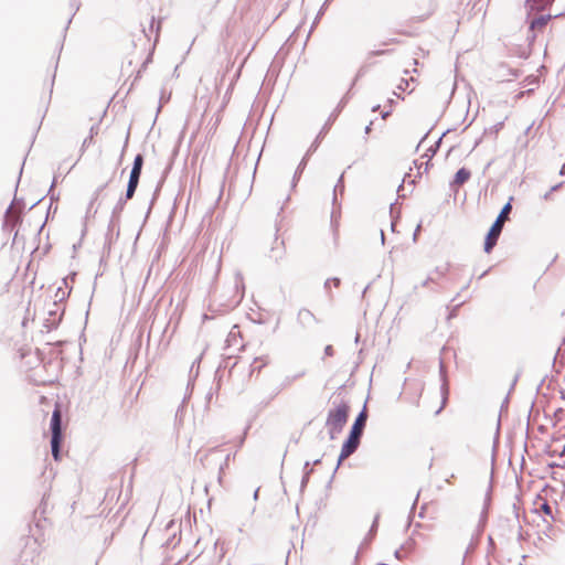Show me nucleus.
Listing matches in <instances>:
<instances>
[{"label":"nucleus","instance_id":"obj_1","mask_svg":"<svg viewBox=\"0 0 565 565\" xmlns=\"http://www.w3.org/2000/svg\"><path fill=\"white\" fill-rule=\"evenodd\" d=\"M367 415L365 412H362L356 417L350 436L348 440L343 444L340 456H339V463L347 459L349 456H351L358 448L360 444V437L363 433L365 423H366Z\"/></svg>","mask_w":565,"mask_h":565},{"label":"nucleus","instance_id":"obj_2","mask_svg":"<svg viewBox=\"0 0 565 565\" xmlns=\"http://www.w3.org/2000/svg\"><path fill=\"white\" fill-rule=\"evenodd\" d=\"M512 200V198L510 199ZM512 204L511 201H509L501 210L500 214L498 215L497 220L492 224L491 228L489 230L486 241H484V252L490 253L492 248L495 246L498 238L502 232L504 223L509 220V214L511 213Z\"/></svg>","mask_w":565,"mask_h":565},{"label":"nucleus","instance_id":"obj_3","mask_svg":"<svg viewBox=\"0 0 565 565\" xmlns=\"http://www.w3.org/2000/svg\"><path fill=\"white\" fill-rule=\"evenodd\" d=\"M61 424H62L61 408H60V405H56L55 409L52 414V418H51V430H52L51 448H52V456L56 461L61 460V454H60V445L62 441Z\"/></svg>","mask_w":565,"mask_h":565},{"label":"nucleus","instance_id":"obj_4","mask_svg":"<svg viewBox=\"0 0 565 565\" xmlns=\"http://www.w3.org/2000/svg\"><path fill=\"white\" fill-rule=\"evenodd\" d=\"M350 407L341 403L334 409L330 411L327 418V426L332 434L340 433L349 417Z\"/></svg>","mask_w":565,"mask_h":565},{"label":"nucleus","instance_id":"obj_5","mask_svg":"<svg viewBox=\"0 0 565 565\" xmlns=\"http://www.w3.org/2000/svg\"><path fill=\"white\" fill-rule=\"evenodd\" d=\"M286 254V247L284 239L279 238L277 235L274 238V243L269 252L266 254L267 258L270 262L278 263L280 262Z\"/></svg>","mask_w":565,"mask_h":565},{"label":"nucleus","instance_id":"obj_6","mask_svg":"<svg viewBox=\"0 0 565 565\" xmlns=\"http://www.w3.org/2000/svg\"><path fill=\"white\" fill-rule=\"evenodd\" d=\"M471 177V171L467 168H461L457 171L455 174V178L451 182V186L455 189L460 188Z\"/></svg>","mask_w":565,"mask_h":565},{"label":"nucleus","instance_id":"obj_7","mask_svg":"<svg viewBox=\"0 0 565 565\" xmlns=\"http://www.w3.org/2000/svg\"><path fill=\"white\" fill-rule=\"evenodd\" d=\"M551 20V15H541L539 18H535L534 20H532L531 24H530V29L532 31H543V29L546 26V24L550 22Z\"/></svg>","mask_w":565,"mask_h":565},{"label":"nucleus","instance_id":"obj_8","mask_svg":"<svg viewBox=\"0 0 565 565\" xmlns=\"http://www.w3.org/2000/svg\"><path fill=\"white\" fill-rule=\"evenodd\" d=\"M160 25H161V22L156 21L154 15H151L149 19V32H147V30L143 29V33H145V36L147 38L148 42H150V36L153 32L156 33V38H158Z\"/></svg>","mask_w":565,"mask_h":565},{"label":"nucleus","instance_id":"obj_9","mask_svg":"<svg viewBox=\"0 0 565 565\" xmlns=\"http://www.w3.org/2000/svg\"><path fill=\"white\" fill-rule=\"evenodd\" d=\"M143 157L141 154H137L134 160V166L130 175L140 178Z\"/></svg>","mask_w":565,"mask_h":565},{"label":"nucleus","instance_id":"obj_10","mask_svg":"<svg viewBox=\"0 0 565 565\" xmlns=\"http://www.w3.org/2000/svg\"><path fill=\"white\" fill-rule=\"evenodd\" d=\"M138 183H139L138 177H132V175L129 177V182H128L127 192H126V198L128 200H130L134 196L136 189L138 186Z\"/></svg>","mask_w":565,"mask_h":565},{"label":"nucleus","instance_id":"obj_11","mask_svg":"<svg viewBox=\"0 0 565 565\" xmlns=\"http://www.w3.org/2000/svg\"><path fill=\"white\" fill-rule=\"evenodd\" d=\"M482 532H483V525H482L480 522H478V523H477V524L471 529L470 534H469V535H470V542H471V544L476 543V542L480 539V536H481Z\"/></svg>","mask_w":565,"mask_h":565},{"label":"nucleus","instance_id":"obj_12","mask_svg":"<svg viewBox=\"0 0 565 565\" xmlns=\"http://www.w3.org/2000/svg\"><path fill=\"white\" fill-rule=\"evenodd\" d=\"M445 398L440 395V405L434 411L435 414H438L445 406Z\"/></svg>","mask_w":565,"mask_h":565},{"label":"nucleus","instance_id":"obj_13","mask_svg":"<svg viewBox=\"0 0 565 565\" xmlns=\"http://www.w3.org/2000/svg\"><path fill=\"white\" fill-rule=\"evenodd\" d=\"M541 509H542L546 514H551V513H552L551 507H550L546 502L542 503Z\"/></svg>","mask_w":565,"mask_h":565},{"label":"nucleus","instance_id":"obj_14","mask_svg":"<svg viewBox=\"0 0 565 565\" xmlns=\"http://www.w3.org/2000/svg\"><path fill=\"white\" fill-rule=\"evenodd\" d=\"M339 282H340V280H339V279H334V285H335V286H338V285H339Z\"/></svg>","mask_w":565,"mask_h":565}]
</instances>
